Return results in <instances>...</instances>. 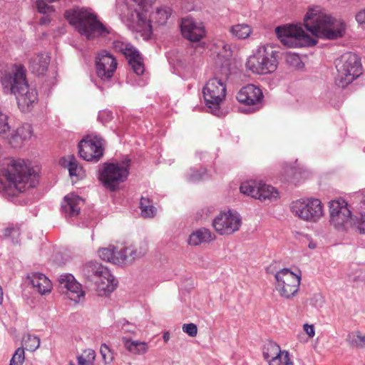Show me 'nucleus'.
<instances>
[{
    "label": "nucleus",
    "instance_id": "412c9836",
    "mask_svg": "<svg viewBox=\"0 0 365 365\" xmlns=\"http://www.w3.org/2000/svg\"><path fill=\"white\" fill-rule=\"evenodd\" d=\"M17 101V105L21 111L29 112L38 103V93L36 88L31 87L27 83L23 91L14 95Z\"/></svg>",
    "mask_w": 365,
    "mask_h": 365
},
{
    "label": "nucleus",
    "instance_id": "3c124183",
    "mask_svg": "<svg viewBox=\"0 0 365 365\" xmlns=\"http://www.w3.org/2000/svg\"><path fill=\"white\" fill-rule=\"evenodd\" d=\"M304 330L308 334L309 337H313L314 336V328L313 325H309L307 324L304 325Z\"/></svg>",
    "mask_w": 365,
    "mask_h": 365
},
{
    "label": "nucleus",
    "instance_id": "20e7f679",
    "mask_svg": "<svg viewBox=\"0 0 365 365\" xmlns=\"http://www.w3.org/2000/svg\"><path fill=\"white\" fill-rule=\"evenodd\" d=\"M334 19L321 13L318 8L309 9L304 17V26L312 35L322 38L336 39L341 37L344 29H332Z\"/></svg>",
    "mask_w": 365,
    "mask_h": 365
},
{
    "label": "nucleus",
    "instance_id": "aec40b11",
    "mask_svg": "<svg viewBox=\"0 0 365 365\" xmlns=\"http://www.w3.org/2000/svg\"><path fill=\"white\" fill-rule=\"evenodd\" d=\"M236 98L238 102L242 104L258 106L262 104L264 96L259 87L253 84H248L241 88L237 92Z\"/></svg>",
    "mask_w": 365,
    "mask_h": 365
},
{
    "label": "nucleus",
    "instance_id": "ddd939ff",
    "mask_svg": "<svg viewBox=\"0 0 365 365\" xmlns=\"http://www.w3.org/2000/svg\"><path fill=\"white\" fill-rule=\"evenodd\" d=\"M276 289L280 296L287 299L294 296L299 290L301 277L287 268L275 274Z\"/></svg>",
    "mask_w": 365,
    "mask_h": 365
},
{
    "label": "nucleus",
    "instance_id": "473e14b6",
    "mask_svg": "<svg viewBox=\"0 0 365 365\" xmlns=\"http://www.w3.org/2000/svg\"><path fill=\"white\" fill-rule=\"evenodd\" d=\"M127 60L134 73L138 76L142 75L144 73V64L143 63L142 57L138 50L133 53V55L132 54L130 57H128Z\"/></svg>",
    "mask_w": 365,
    "mask_h": 365
},
{
    "label": "nucleus",
    "instance_id": "13d9d810",
    "mask_svg": "<svg viewBox=\"0 0 365 365\" xmlns=\"http://www.w3.org/2000/svg\"><path fill=\"white\" fill-rule=\"evenodd\" d=\"M309 248H311V249H314V248H315V245H313V244H312V243H310V244L309 245Z\"/></svg>",
    "mask_w": 365,
    "mask_h": 365
},
{
    "label": "nucleus",
    "instance_id": "72a5a7b5",
    "mask_svg": "<svg viewBox=\"0 0 365 365\" xmlns=\"http://www.w3.org/2000/svg\"><path fill=\"white\" fill-rule=\"evenodd\" d=\"M259 185L260 182H257L255 180H248L241 184L240 190L242 194L256 199V197L259 192Z\"/></svg>",
    "mask_w": 365,
    "mask_h": 365
},
{
    "label": "nucleus",
    "instance_id": "f3484780",
    "mask_svg": "<svg viewBox=\"0 0 365 365\" xmlns=\"http://www.w3.org/2000/svg\"><path fill=\"white\" fill-rule=\"evenodd\" d=\"M330 222L336 229L343 227L351 219V212L347 202L343 199L331 200L329 202Z\"/></svg>",
    "mask_w": 365,
    "mask_h": 365
},
{
    "label": "nucleus",
    "instance_id": "393cba45",
    "mask_svg": "<svg viewBox=\"0 0 365 365\" xmlns=\"http://www.w3.org/2000/svg\"><path fill=\"white\" fill-rule=\"evenodd\" d=\"M50 63V56L46 53H38L30 58L29 68L33 73L44 76Z\"/></svg>",
    "mask_w": 365,
    "mask_h": 365
},
{
    "label": "nucleus",
    "instance_id": "c756f323",
    "mask_svg": "<svg viewBox=\"0 0 365 365\" xmlns=\"http://www.w3.org/2000/svg\"><path fill=\"white\" fill-rule=\"evenodd\" d=\"M60 164L68 170L71 177L75 176L78 178H82L84 175L82 166L78 165L76 158L73 155L62 158L60 160Z\"/></svg>",
    "mask_w": 365,
    "mask_h": 365
},
{
    "label": "nucleus",
    "instance_id": "39448f33",
    "mask_svg": "<svg viewBox=\"0 0 365 365\" xmlns=\"http://www.w3.org/2000/svg\"><path fill=\"white\" fill-rule=\"evenodd\" d=\"M81 274L85 280L94 284L101 294L112 292L116 285V281L110 270L97 261H89L81 268Z\"/></svg>",
    "mask_w": 365,
    "mask_h": 365
},
{
    "label": "nucleus",
    "instance_id": "f257e3e1",
    "mask_svg": "<svg viewBox=\"0 0 365 365\" xmlns=\"http://www.w3.org/2000/svg\"><path fill=\"white\" fill-rule=\"evenodd\" d=\"M38 182L37 173L22 159L10 160L0 177L2 190L11 196L35 187Z\"/></svg>",
    "mask_w": 365,
    "mask_h": 365
},
{
    "label": "nucleus",
    "instance_id": "dca6fc26",
    "mask_svg": "<svg viewBox=\"0 0 365 365\" xmlns=\"http://www.w3.org/2000/svg\"><path fill=\"white\" fill-rule=\"evenodd\" d=\"M95 64L97 76L103 82L110 81L118 66L116 58L106 50L98 53Z\"/></svg>",
    "mask_w": 365,
    "mask_h": 365
},
{
    "label": "nucleus",
    "instance_id": "e433bc0d",
    "mask_svg": "<svg viewBox=\"0 0 365 365\" xmlns=\"http://www.w3.org/2000/svg\"><path fill=\"white\" fill-rule=\"evenodd\" d=\"M347 341L352 347L363 349L365 347V335L359 331L350 332L347 336Z\"/></svg>",
    "mask_w": 365,
    "mask_h": 365
},
{
    "label": "nucleus",
    "instance_id": "4c0bfd02",
    "mask_svg": "<svg viewBox=\"0 0 365 365\" xmlns=\"http://www.w3.org/2000/svg\"><path fill=\"white\" fill-rule=\"evenodd\" d=\"M230 31L232 36L240 39L247 38L252 32L250 26L245 24L235 25L230 28Z\"/></svg>",
    "mask_w": 365,
    "mask_h": 365
},
{
    "label": "nucleus",
    "instance_id": "2f4dec72",
    "mask_svg": "<svg viewBox=\"0 0 365 365\" xmlns=\"http://www.w3.org/2000/svg\"><path fill=\"white\" fill-rule=\"evenodd\" d=\"M259 188V192L257 194L256 199H258L261 201H265L267 200H275L278 197L277 190L271 185H266L260 182Z\"/></svg>",
    "mask_w": 365,
    "mask_h": 365
},
{
    "label": "nucleus",
    "instance_id": "7ed1b4c3",
    "mask_svg": "<svg viewBox=\"0 0 365 365\" xmlns=\"http://www.w3.org/2000/svg\"><path fill=\"white\" fill-rule=\"evenodd\" d=\"M172 14V9L168 6H160L152 12L149 19L147 15L136 9L128 11L126 19L127 26L131 29L144 32L147 35L152 34L153 26L165 25Z\"/></svg>",
    "mask_w": 365,
    "mask_h": 365
},
{
    "label": "nucleus",
    "instance_id": "79ce46f5",
    "mask_svg": "<svg viewBox=\"0 0 365 365\" xmlns=\"http://www.w3.org/2000/svg\"><path fill=\"white\" fill-rule=\"evenodd\" d=\"M115 326L124 333L128 334H135L137 330L136 326L134 324L129 322L125 319H120L118 320L115 323Z\"/></svg>",
    "mask_w": 365,
    "mask_h": 365
},
{
    "label": "nucleus",
    "instance_id": "f704fd0d",
    "mask_svg": "<svg viewBox=\"0 0 365 365\" xmlns=\"http://www.w3.org/2000/svg\"><path fill=\"white\" fill-rule=\"evenodd\" d=\"M113 48L116 52L123 54L126 58L137 51L130 43L119 40L113 42Z\"/></svg>",
    "mask_w": 365,
    "mask_h": 365
},
{
    "label": "nucleus",
    "instance_id": "9d476101",
    "mask_svg": "<svg viewBox=\"0 0 365 365\" xmlns=\"http://www.w3.org/2000/svg\"><path fill=\"white\" fill-rule=\"evenodd\" d=\"M128 174V164L106 163L99 170L98 179L110 191H115L120 183L126 180Z\"/></svg>",
    "mask_w": 365,
    "mask_h": 365
},
{
    "label": "nucleus",
    "instance_id": "f8f14e48",
    "mask_svg": "<svg viewBox=\"0 0 365 365\" xmlns=\"http://www.w3.org/2000/svg\"><path fill=\"white\" fill-rule=\"evenodd\" d=\"M3 91L6 94L15 95L24 91L28 83L26 71L21 64H14L5 71L1 80Z\"/></svg>",
    "mask_w": 365,
    "mask_h": 365
},
{
    "label": "nucleus",
    "instance_id": "8fccbe9b",
    "mask_svg": "<svg viewBox=\"0 0 365 365\" xmlns=\"http://www.w3.org/2000/svg\"><path fill=\"white\" fill-rule=\"evenodd\" d=\"M356 227L360 233L365 234V211L360 213V217L357 220Z\"/></svg>",
    "mask_w": 365,
    "mask_h": 365
},
{
    "label": "nucleus",
    "instance_id": "ea45409f",
    "mask_svg": "<svg viewBox=\"0 0 365 365\" xmlns=\"http://www.w3.org/2000/svg\"><path fill=\"white\" fill-rule=\"evenodd\" d=\"M285 61L289 66L297 69H302L304 67V63L299 56L295 53L287 52Z\"/></svg>",
    "mask_w": 365,
    "mask_h": 365
},
{
    "label": "nucleus",
    "instance_id": "c9c22d12",
    "mask_svg": "<svg viewBox=\"0 0 365 365\" xmlns=\"http://www.w3.org/2000/svg\"><path fill=\"white\" fill-rule=\"evenodd\" d=\"M141 215L145 217H153L156 214V208L148 197H142L140 201Z\"/></svg>",
    "mask_w": 365,
    "mask_h": 365
},
{
    "label": "nucleus",
    "instance_id": "0eeeda50",
    "mask_svg": "<svg viewBox=\"0 0 365 365\" xmlns=\"http://www.w3.org/2000/svg\"><path fill=\"white\" fill-rule=\"evenodd\" d=\"M277 53L271 45L260 46L247 61V67L258 74L272 73L277 68Z\"/></svg>",
    "mask_w": 365,
    "mask_h": 365
},
{
    "label": "nucleus",
    "instance_id": "a878e982",
    "mask_svg": "<svg viewBox=\"0 0 365 365\" xmlns=\"http://www.w3.org/2000/svg\"><path fill=\"white\" fill-rule=\"evenodd\" d=\"M98 256L101 259L111 262L114 264L125 265V258H123V249L119 251H116V248L113 245L99 249Z\"/></svg>",
    "mask_w": 365,
    "mask_h": 365
},
{
    "label": "nucleus",
    "instance_id": "c03bdc74",
    "mask_svg": "<svg viewBox=\"0 0 365 365\" xmlns=\"http://www.w3.org/2000/svg\"><path fill=\"white\" fill-rule=\"evenodd\" d=\"M36 4L37 11L40 14H48L55 11L53 6L48 5L46 0H36Z\"/></svg>",
    "mask_w": 365,
    "mask_h": 365
},
{
    "label": "nucleus",
    "instance_id": "cd10ccee",
    "mask_svg": "<svg viewBox=\"0 0 365 365\" xmlns=\"http://www.w3.org/2000/svg\"><path fill=\"white\" fill-rule=\"evenodd\" d=\"M215 239V235L210 230L202 227L190 234L188 244L191 246H197L202 243H208Z\"/></svg>",
    "mask_w": 365,
    "mask_h": 365
},
{
    "label": "nucleus",
    "instance_id": "de8ad7c7",
    "mask_svg": "<svg viewBox=\"0 0 365 365\" xmlns=\"http://www.w3.org/2000/svg\"><path fill=\"white\" fill-rule=\"evenodd\" d=\"M182 331L190 336H195L197 333V327L195 324H185L182 325Z\"/></svg>",
    "mask_w": 365,
    "mask_h": 365
},
{
    "label": "nucleus",
    "instance_id": "423d86ee",
    "mask_svg": "<svg viewBox=\"0 0 365 365\" xmlns=\"http://www.w3.org/2000/svg\"><path fill=\"white\" fill-rule=\"evenodd\" d=\"M337 76L335 83L345 88L362 73V66L359 57L351 52L342 54L335 61Z\"/></svg>",
    "mask_w": 365,
    "mask_h": 365
},
{
    "label": "nucleus",
    "instance_id": "09e8293b",
    "mask_svg": "<svg viewBox=\"0 0 365 365\" xmlns=\"http://www.w3.org/2000/svg\"><path fill=\"white\" fill-rule=\"evenodd\" d=\"M205 174V170H203L202 171H195V172L190 173L188 175L187 180L190 182H197L203 178V175Z\"/></svg>",
    "mask_w": 365,
    "mask_h": 365
},
{
    "label": "nucleus",
    "instance_id": "1a4fd4ad",
    "mask_svg": "<svg viewBox=\"0 0 365 365\" xmlns=\"http://www.w3.org/2000/svg\"><path fill=\"white\" fill-rule=\"evenodd\" d=\"M275 33L281 42L289 47L314 46L317 41L311 38L301 26L284 25L277 26Z\"/></svg>",
    "mask_w": 365,
    "mask_h": 365
},
{
    "label": "nucleus",
    "instance_id": "9b49d317",
    "mask_svg": "<svg viewBox=\"0 0 365 365\" xmlns=\"http://www.w3.org/2000/svg\"><path fill=\"white\" fill-rule=\"evenodd\" d=\"M290 210L295 216L311 222H318L324 215L322 203L317 198L295 200L291 204Z\"/></svg>",
    "mask_w": 365,
    "mask_h": 365
},
{
    "label": "nucleus",
    "instance_id": "864d4df0",
    "mask_svg": "<svg viewBox=\"0 0 365 365\" xmlns=\"http://www.w3.org/2000/svg\"><path fill=\"white\" fill-rule=\"evenodd\" d=\"M134 2L138 4V6H145L147 4H151L153 0H133Z\"/></svg>",
    "mask_w": 365,
    "mask_h": 365
},
{
    "label": "nucleus",
    "instance_id": "37998d69",
    "mask_svg": "<svg viewBox=\"0 0 365 365\" xmlns=\"http://www.w3.org/2000/svg\"><path fill=\"white\" fill-rule=\"evenodd\" d=\"M26 349L30 351H36L40 346V339L36 336L28 335L24 339Z\"/></svg>",
    "mask_w": 365,
    "mask_h": 365
},
{
    "label": "nucleus",
    "instance_id": "49530a36",
    "mask_svg": "<svg viewBox=\"0 0 365 365\" xmlns=\"http://www.w3.org/2000/svg\"><path fill=\"white\" fill-rule=\"evenodd\" d=\"M100 353L105 364H109L113 361V352L106 344H101L100 348Z\"/></svg>",
    "mask_w": 365,
    "mask_h": 365
},
{
    "label": "nucleus",
    "instance_id": "a18cd8bd",
    "mask_svg": "<svg viewBox=\"0 0 365 365\" xmlns=\"http://www.w3.org/2000/svg\"><path fill=\"white\" fill-rule=\"evenodd\" d=\"M24 359V349L18 348L10 361V365H22Z\"/></svg>",
    "mask_w": 365,
    "mask_h": 365
},
{
    "label": "nucleus",
    "instance_id": "603ef678",
    "mask_svg": "<svg viewBox=\"0 0 365 365\" xmlns=\"http://www.w3.org/2000/svg\"><path fill=\"white\" fill-rule=\"evenodd\" d=\"M356 20L359 24H365V9L359 11L356 15Z\"/></svg>",
    "mask_w": 365,
    "mask_h": 365
},
{
    "label": "nucleus",
    "instance_id": "c85d7f7f",
    "mask_svg": "<svg viewBox=\"0 0 365 365\" xmlns=\"http://www.w3.org/2000/svg\"><path fill=\"white\" fill-rule=\"evenodd\" d=\"M31 135L32 130L31 125L28 124L24 125L11 133L9 143L13 147H19L24 140L29 139Z\"/></svg>",
    "mask_w": 365,
    "mask_h": 365
},
{
    "label": "nucleus",
    "instance_id": "4d7b16f0",
    "mask_svg": "<svg viewBox=\"0 0 365 365\" xmlns=\"http://www.w3.org/2000/svg\"><path fill=\"white\" fill-rule=\"evenodd\" d=\"M223 48H224V49H225L226 51H228V50H230V46L229 45H227V44H225V45L223 46Z\"/></svg>",
    "mask_w": 365,
    "mask_h": 365
},
{
    "label": "nucleus",
    "instance_id": "6e6552de",
    "mask_svg": "<svg viewBox=\"0 0 365 365\" xmlns=\"http://www.w3.org/2000/svg\"><path fill=\"white\" fill-rule=\"evenodd\" d=\"M226 85L220 78H213L210 79L202 88L203 98L205 105L210 113L215 115H220V104L226 96Z\"/></svg>",
    "mask_w": 365,
    "mask_h": 365
},
{
    "label": "nucleus",
    "instance_id": "f03ea898",
    "mask_svg": "<svg viewBox=\"0 0 365 365\" xmlns=\"http://www.w3.org/2000/svg\"><path fill=\"white\" fill-rule=\"evenodd\" d=\"M64 16L81 35L88 40L98 36H106L110 32L91 9L76 7L66 10Z\"/></svg>",
    "mask_w": 365,
    "mask_h": 365
},
{
    "label": "nucleus",
    "instance_id": "2eb2a0df",
    "mask_svg": "<svg viewBox=\"0 0 365 365\" xmlns=\"http://www.w3.org/2000/svg\"><path fill=\"white\" fill-rule=\"evenodd\" d=\"M212 226L220 235H231L241 226V218L236 211L222 212L212 221Z\"/></svg>",
    "mask_w": 365,
    "mask_h": 365
},
{
    "label": "nucleus",
    "instance_id": "bb28decb",
    "mask_svg": "<svg viewBox=\"0 0 365 365\" xmlns=\"http://www.w3.org/2000/svg\"><path fill=\"white\" fill-rule=\"evenodd\" d=\"M33 287L41 294L49 293L52 288V284L49 279L41 273H33L28 276Z\"/></svg>",
    "mask_w": 365,
    "mask_h": 365
},
{
    "label": "nucleus",
    "instance_id": "58836bf2",
    "mask_svg": "<svg viewBox=\"0 0 365 365\" xmlns=\"http://www.w3.org/2000/svg\"><path fill=\"white\" fill-rule=\"evenodd\" d=\"M9 115L0 110V135L4 138H8L11 127L9 122Z\"/></svg>",
    "mask_w": 365,
    "mask_h": 365
},
{
    "label": "nucleus",
    "instance_id": "5fc2aeb1",
    "mask_svg": "<svg viewBox=\"0 0 365 365\" xmlns=\"http://www.w3.org/2000/svg\"><path fill=\"white\" fill-rule=\"evenodd\" d=\"M50 22V18L48 16H43L40 19L41 24H47Z\"/></svg>",
    "mask_w": 365,
    "mask_h": 365
},
{
    "label": "nucleus",
    "instance_id": "6e6d98bb",
    "mask_svg": "<svg viewBox=\"0 0 365 365\" xmlns=\"http://www.w3.org/2000/svg\"><path fill=\"white\" fill-rule=\"evenodd\" d=\"M163 339L165 342L168 341V340L170 339V334L169 332L166 331L163 334Z\"/></svg>",
    "mask_w": 365,
    "mask_h": 365
},
{
    "label": "nucleus",
    "instance_id": "b1692460",
    "mask_svg": "<svg viewBox=\"0 0 365 365\" xmlns=\"http://www.w3.org/2000/svg\"><path fill=\"white\" fill-rule=\"evenodd\" d=\"M148 250V242L142 241L138 245H130L123 248L125 265L133 262L135 259L143 257Z\"/></svg>",
    "mask_w": 365,
    "mask_h": 365
},
{
    "label": "nucleus",
    "instance_id": "4468645a",
    "mask_svg": "<svg viewBox=\"0 0 365 365\" xmlns=\"http://www.w3.org/2000/svg\"><path fill=\"white\" fill-rule=\"evenodd\" d=\"M103 140L97 135H88L78 144L81 158L87 161L98 162L103 155Z\"/></svg>",
    "mask_w": 365,
    "mask_h": 365
},
{
    "label": "nucleus",
    "instance_id": "a19ab883",
    "mask_svg": "<svg viewBox=\"0 0 365 365\" xmlns=\"http://www.w3.org/2000/svg\"><path fill=\"white\" fill-rule=\"evenodd\" d=\"M20 234V230L17 225H10L5 228L3 232L4 237L11 238L14 244L19 242Z\"/></svg>",
    "mask_w": 365,
    "mask_h": 365
},
{
    "label": "nucleus",
    "instance_id": "7c9ffc66",
    "mask_svg": "<svg viewBox=\"0 0 365 365\" xmlns=\"http://www.w3.org/2000/svg\"><path fill=\"white\" fill-rule=\"evenodd\" d=\"M123 340L126 349L133 354H144L148 350V345L144 341H132L125 337Z\"/></svg>",
    "mask_w": 365,
    "mask_h": 365
},
{
    "label": "nucleus",
    "instance_id": "6ab92c4d",
    "mask_svg": "<svg viewBox=\"0 0 365 365\" xmlns=\"http://www.w3.org/2000/svg\"><path fill=\"white\" fill-rule=\"evenodd\" d=\"M180 29L182 36L190 41L198 42L205 36L203 24L192 18L182 19Z\"/></svg>",
    "mask_w": 365,
    "mask_h": 365
},
{
    "label": "nucleus",
    "instance_id": "bf43d9fd",
    "mask_svg": "<svg viewBox=\"0 0 365 365\" xmlns=\"http://www.w3.org/2000/svg\"><path fill=\"white\" fill-rule=\"evenodd\" d=\"M319 301H320L321 302H322V297H320V296H319ZM317 302H318V299H317Z\"/></svg>",
    "mask_w": 365,
    "mask_h": 365
},
{
    "label": "nucleus",
    "instance_id": "4be33fe9",
    "mask_svg": "<svg viewBox=\"0 0 365 365\" xmlns=\"http://www.w3.org/2000/svg\"><path fill=\"white\" fill-rule=\"evenodd\" d=\"M58 282L61 288L67 289V295L71 300L78 302L84 296V292L81 289V285L75 279L72 274H62L58 277Z\"/></svg>",
    "mask_w": 365,
    "mask_h": 365
},
{
    "label": "nucleus",
    "instance_id": "052dcab7",
    "mask_svg": "<svg viewBox=\"0 0 365 365\" xmlns=\"http://www.w3.org/2000/svg\"><path fill=\"white\" fill-rule=\"evenodd\" d=\"M69 365H75L73 361H70L69 362Z\"/></svg>",
    "mask_w": 365,
    "mask_h": 365
},
{
    "label": "nucleus",
    "instance_id": "a211bd4d",
    "mask_svg": "<svg viewBox=\"0 0 365 365\" xmlns=\"http://www.w3.org/2000/svg\"><path fill=\"white\" fill-rule=\"evenodd\" d=\"M264 359L269 365H293L287 351H281L279 346L272 341H267L262 349Z\"/></svg>",
    "mask_w": 365,
    "mask_h": 365
},
{
    "label": "nucleus",
    "instance_id": "5701e85b",
    "mask_svg": "<svg viewBox=\"0 0 365 365\" xmlns=\"http://www.w3.org/2000/svg\"><path fill=\"white\" fill-rule=\"evenodd\" d=\"M81 204H83V200L79 196L69 194L64 197L61 203L62 212L66 217H76L80 213Z\"/></svg>",
    "mask_w": 365,
    "mask_h": 365
}]
</instances>
